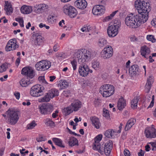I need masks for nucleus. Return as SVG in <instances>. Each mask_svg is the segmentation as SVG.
<instances>
[{
	"label": "nucleus",
	"mask_w": 156,
	"mask_h": 156,
	"mask_svg": "<svg viewBox=\"0 0 156 156\" xmlns=\"http://www.w3.org/2000/svg\"><path fill=\"white\" fill-rule=\"evenodd\" d=\"M135 5L139 13L137 15L140 16V15L142 16V19L144 20H146L144 21L146 22L148 18V13L151 9L150 4L144 1L137 0L135 2Z\"/></svg>",
	"instance_id": "1"
},
{
	"label": "nucleus",
	"mask_w": 156,
	"mask_h": 156,
	"mask_svg": "<svg viewBox=\"0 0 156 156\" xmlns=\"http://www.w3.org/2000/svg\"><path fill=\"white\" fill-rule=\"evenodd\" d=\"M142 16H143L140 15L133 16L132 14H129L125 18L126 24L130 28H137L145 22L144 21L146 20L142 19Z\"/></svg>",
	"instance_id": "2"
},
{
	"label": "nucleus",
	"mask_w": 156,
	"mask_h": 156,
	"mask_svg": "<svg viewBox=\"0 0 156 156\" xmlns=\"http://www.w3.org/2000/svg\"><path fill=\"white\" fill-rule=\"evenodd\" d=\"M114 87L112 85L105 84L102 86L99 92L103 97L107 98L113 95L114 92Z\"/></svg>",
	"instance_id": "3"
},
{
	"label": "nucleus",
	"mask_w": 156,
	"mask_h": 156,
	"mask_svg": "<svg viewBox=\"0 0 156 156\" xmlns=\"http://www.w3.org/2000/svg\"><path fill=\"white\" fill-rule=\"evenodd\" d=\"M81 102L76 100L71 104V106H69L67 108H64L62 110L63 113L66 115H67L72 113L73 111H76L81 107Z\"/></svg>",
	"instance_id": "4"
},
{
	"label": "nucleus",
	"mask_w": 156,
	"mask_h": 156,
	"mask_svg": "<svg viewBox=\"0 0 156 156\" xmlns=\"http://www.w3.org/2000/svg\"><path fill=\"white\" fill-rule=\"evenodd\" d=\"M7 112L8 113V121L9 124L11 125L15 124L19 119V112L17 111L9 109Z\"/></svg>",
	"instance_id": "5"
},
{
	"label": "nucleus",
	"mask_w": 156,
	"mask_h": 156,
	"mask_svg": "<svg viewBox=\"0 0 156 156\" xmlns=\"http://www.w3.org/2000/svg\"><path fill=\"white\" fill-rule=\"evenodd\" d=\"M63 9L64 12L71 18H74L77 14L76 9L69 4L65 5Z\"/></svg>",
	"instance_id": "6"
},
{
	"label": "nucleus",
	"mask_w": 156,
	"mask_h": 156,
	"mask_svg": "<svg viewBox=\"0 0 156 156\" xmlns=\"http://www.w3.org/2000/svg\"><path fill=\"white\" fill-rule=\"evenodd\" d=\"M44 89V87L41 85H36L31 88L30 94L33 97L40 96L42 95V92Z\"/></svg>",
	"instance_id": "7"
},
{
	"label": "nucleus",
	"mask_w": 156,
	"mask_h": 156,
	"mask_svg": "<svg viewBox=\"0 0 156 156\" xmlns=\"http://www.w3.org/2000/svg\"><path fill=\"white\" fill-rule=\"evenodd\" d=\"M40 112L41 114L49 115L52 112L53 106L51 104H43L39 106Z\"/></svg>",
	"instance_id": "8"
},
{
	"label": "nucleus",
	"mask_w": 156,
	"mask_h": 156,
	"mask_svg": "<svg viewBox=\"0 0 156 156\" xmlns=\"http://www.w3.org/2000/svg\"><path fill=\"white\" fill-rule=\"evenodd\" d=\"M51 66V62L46 60H42L35 65L36 69L39 71H44L48 69Z\"/></svg>",
	"instance_id": "9"
},
{
	"label": "nucleus",
	"mask_w": 156,
	"mask_h": 156,
	"mask_svg": "<svg viewBox=\"0 0 156 156\" xmlns=\"http://www.w3.org/2000/svg\"><path fill=\"white\" fill-rule=\"evenodd\" d=\"M16 43L17 41L16 38L12 39L9 40L5 48L6 51H10L18 48L19 45L16 44Z\"/></svg>",
	"instance_id": "10"
},
{
	"label": "nucleus",
	"mask_w": 156,
	"mask_h": 156,
	"mask_svg": "<svg viewBox=\"0 0 156 156\" xmlns=\"http://www.w3.org/2000/svg\"><path fill=\"white\" fill-rule=\"evenodd\" d=\"M78 71L80 75L83 76H87L89 72L92 73L93 72L87 65L83 64L80 66Z\"/></svg>",
	"instance_id": "11"
},
{
	"label": "nucleus",
	"mask_w": 156,
	"mask_h": 156,
	"mask_svg": "<svg viewBox=\"0 0 156 156\" xmlns=\"http://www.w3.org/2000/svg\"><path fill=\"white\" fill-rule=\"evenodd\" d=\"M113 51L112 47L110 46L105 48L102 51V56L104 59L108 58L113 55Z\"/></svg>",
	"instance_id": "12"
},
{
	"label": "nucleus",
	"mask_w": 156,
	"mask_h": 156,
	"mask_svg": "<svg viewBox=\"0 0 156 156\" xmlns=\"http://www.w3.org/2000/svg\"><path fill=\"white\" fill-rule=\"evenodd\" d=\"M21 74L32 78L34 76V70L31 67H26L22 69Z\"/></svg>",
	"instance_id": "13"
},
{
	"label": "nucleus",
	"mask_w": 156,
	"mask_h": 156,
	"mask_svg": "<svg viewBox=\"0 0 156 156\" xmlns=\"http://www.w3.org/2000/svg\"><path fill=\"white\" fill-rule=\"evenodd\" d=\"M105 11L104 6L102 5H97L94 6L92 9V12L94 15H100Z\"/></svg>",
	"instance_id": "14"
},
{
	"label": "nucleus",
	"mask_w": 156,
	"mask_h": 156,
	"mask_svg": "<svg viewBox=\"0 0 156 156\" xmlns=\"http://www.w3.org/2000/svg\"><path fill=\"white\" fill-rule=\"evenodd\" d=\"M104 146V153L106 155H108L112 148V140H109L105 144Z\"/></svg>",
	"instance_id": "15"
},
{
	"label": "nucleus",
	"mask_w": 156,
	"mask_h": 156,
	"mask_svg": "<svg viewBox=\"0 0 156 156\" xmlns=\"http://www.w3.org/2000/svg\"><path fill=\"white\" fill-rule=\"evenodd\" d=\"M118 29L112 25L109 26L107 30L108 35L110 37H114L118 33Z\"/></svg>",
	"instance_id": "16"
},
{
	"label": "nucleus",
	"mask_w": 156,
	"mask_h": 156,
	"mask_svg": "<svg viewBox=\"0 0 156 156\" xmlns=\"http://www.w3.org/2000/svg\"><path fill=\"white\" fill-rule=\"evenodd\" d=\"M146 136L147 138H154L156 137V131L153 127H151L148 129H146L145 131Z\"/></svg>",
	"instance_id": "17"
},
{
	"label": "nucleus",
	"mask_w": 156,
	"mask_h": 156,
	"mask_svg": "<svg viewBox=\"0 0 156 156\" xmlns=\"http://www.w3.org/2000/svg\"><path fill=\"white\" fill-rule=\"evenodd\" d=\"M74 5L78 8L83 9L86 8L87 3L85 0H77L74 2Z\"/></svg>",
	"instance_id": "18"
},
{
	"label": "nucleus",
	"mask_w": 156,
	"mask_h": 156,
	"mask_svg": "<svg viewBox=\"0 0 156 156\" xmlns=\"http://www.w3.org/2000/svg\"><path fill=\"white\" fill-rule=\"evenodd\" d=\"M83 49L79 50L75 53V56L78 58V62L79 63H83L85 62V60L83 57Z\"/></svg>",
	"instance_id": "19"
},
{
	"label": "nucleus",
	"mask_w": 156,
	"mask_h": 156,
	"mask_svg": "<svg viewBox=\"0 0 156 156\" xmlns=\"http://www.w3.org/2000/svg\"><path fill=\"white\" fill-rule=\"evenodd\" d=\"M141 55L145 58L148 59V56L150 55L151 51L150 48L146 45L141 47L140 49Z\"/></svg>",
	"instance_id": "20"
},
{
	"label": "nucleus",
	"mask_w": 156,
	"mask_h": 156,
	"mask_svg": "<svg viewBox=\"0 0 156 156\" xmlns=\"http://www.w3.org/2000/svg\"><path fill=\"white\" fill-rule=\"evenodd\" d=\"M129 73L132 76L138 74L139 73V67L138 65H134L131 66L129 69Z\"/></svg>",
	"instance_id": "21"
},
{
	"label": "nucleus",
	"mask_w": 156,
	"mask_h": 156,
	"mask_svg": "<svg viewBox=\"0 0 156 156\" xmlns=\"http://www.w3.org/2000/svg\"><path fill=\"white\" fill-rule=\"evenodd\" d=\"M4 10L6 11L7 15H10L13 12V9L11 4L8 1L5 2Z\"/></svg>",
	"instance_id": "22"
},
{
	"label": "nucleus",
	"mask_w": 156,
	"mask_h": 156,
	"mask_svg": "<svg viewBox=\"0 0 156 156\" xmlns=\"http://www.w3.org/2000/svg\"><path fill=\"white\" fill-rule=\"evenodd\" d=\"M83 57L85 60V62L88 61L90 58H94V54L93 52L88 50L83 49Z\"/></svg>",
	"instance_id": "23"
},
{
	"label": "nucleus",
	"mask_w": 156,
	"mask_h": 156,
	"mask_svg": "<svg viewBox=\"0 0 156 156\" xmlns=\"http://www.w3.org/2000/svg\"><path fill=\"white\" fill-rule=\"evenodd\" d=\"M104 146L103 144L101 145L99 143L94 144L93 147L94 150L97 151L101 154H103L104 153Z\"/></svg>",
	"instance_id": "24"
},
{
	"label": "nucleus",
	"mask_w": 156,
	"mask_h": 156,
	"mask_svg": "<svg viewBox=\"0 0 156 156\" xmlns=\"http://www.w3.org/2000/svg\"><path fill=\"white\" fill-rule=\"evenodd\" d=\"M90 120L92 122V124L96 128L98 129L100 128L101 126V123L98 118L95 116L92 117L90 118Z\"/></svg>",
	"instance_id": "25"
},
{
	"label": "nucleus",
	"mask_w": 156,
	"mask_h": 156,
	"mask_svg": "<svg viewBox=\"0 0 156 156\" xmlns=\"http://www.w3.org/2000/svg\"><path fill=\"white\" fill-rule=\"evenodd\" d=\"M21 12L24 14H28L30 13L33 10L31 6L23 5L20 8Z\"/></svg>",
	"instance_id": "26"
},
{
	"label": "nucleus",
	"mask_w": 156,
	"mask_h": 156,
	"mask_svg": "<svg viewBox=\"0 0 156 156\" xmlns=\"http://www.w3.org/2000/svg\"><path fill=\"white\" fill-rule=\"evenodd\" d=\"M126 105V101L123 98H121L119 99L118 102L117 106L118 109L119 110H122V109L124 108Z\"/></svg>",
	"instance_id": "27"
},
{
	"label": "nucleus",
	"mask_w": 156,
	"mask_h": 156,
	"mask_svg": "<svg viewBox=\"0 0 156 156\" xmlns=\"http://www.w3.org/2000/svg\"><path fill=\"white\" fill-rule=\"evenodd\" d=\"M37 8L36 10L37 13H40L48 9V6L45 4H40L38 5H36Z\"/></svg>",
	"instance_id": "28"
},
{
	"label": "nucleus",
	"mask_w": 156,
	"mask_h": 156,
	"mask_svg": "<svg viewBox=\"0 0 156 156\" xmlns=\"http://www.w3.org/2000/svg\"><path fill=\"white\" fill-rule=\"evenodd\" d=\"M136 121L135 119H131L129 120L127 122L125 130L126 131L130 129Z\"/></svg>",
	"instance_id": "29"
},
{
	"label": "nucleus",
	"mask_w": 156,
	"mask_h": 156,
	"mask_svg": "<svg viewBox=\"0 0 156 156\" xmlns=\"http://www.w3.org/2000/svg\"><path fill=\"white\" fill-rule=\"evenodd\" d=\"M48 93L51 98H52L54 97L57 96L59 95L58 90L55 89H51L48 91Z\"/></svg>",
	"instance_id": "30"
},
{
	"label": "nucleus",
	"mask_w": 156,
	"mask_h": 156,
	"mask_svg": "<svg viewBox=\"0 0 156 156\" xmlns=\"http://www.w3.org/2000/svg\"><path fill=\"white\" fill-rule=\"evenodd\" d=\"M69 145L73 147L75 145H78V141L76 138L74 137H70L68 142Z\"/></svg>",
	"instance_id": "31"
},
{
	"label": "nucleus",
	"mask_w": 156,
	"mask_h": 156,
	"mask_svg": "<svg viewBox=\"0 0 156 156\" xmlns=\"http://www.w3.org/2000/svg\"><path fill=\"white\" fill-rule=\"evenodd\" d=\"M115 132L112 129L108 130L105 132V135L108 138H113L115 137L114 133Z\"/></svg>",
	"instance_id": "32"
},
{
	"label": "nucleus",
	"mask_w": 156,
	"mask_h": 156,
	"mask_svg": "<svg viewBox=\"0 0 156 156\" xmlns=\"http://www.w3.org/2000/svg\"><path fill=\"white\" fill-rule=\"evenodd\" d=\"M107 41L105 39L100 38L98 41V44L100 47H103L107 44Z\"/></svg>",
	"instance_id": "33"
},
{
	"label": "nucleus",
	"mask_w": 156,
	"mask_h": 156,
	"mask_svg": "<svg viewBox=\"0 0 156 156\" xmlns=\"http://www.w3.org/2000/svg\"><path fill=\"white\" fill-rule=\"evenodd\" d=\"M92 67L95 70L99 69L100 67L99 62L97 60H94L92 63Z\"/></svg>",
	"instance_id": "34"
},
{
	"label": "nucleus",
	"mask_w": 156,
	"mask_h": 156,
	"mask_svg": "<svg viewBox=\"0 0 156 156\" xmlns=\"http://www.w3.org/2000/svg\"><path fill=\"white\" fill-rule=\"evenodd\" d=\"M52 140L55 144L56 145L61 147H64L65 146L62 144V141L59 138H54L52 139Z\"/></svg>",
	"instance_id": "35"
},
{
	"label": "nucleus",
	"mask_w": 156,
	"mask_h": 156,
	"mask_svg": "<svg viewBox=\"0 0 156 156\" xmlns=\"http://www.w3.org/2000/svg\"><path fill=\"white\" fill-rule=\"evenodd\" d=\"M35 36L36 37V40L34 41V43L36 45H40L42 41V37L38 35V34H36Z\"/></svg>",
	"instance_id": "36"
},
{
	"label": "nucleus",
	"mask_w": 156,
	"mask_h": 156,
	"mask_svg": "<svg viewBox=\"0 0 156 156\" xmlns=\"http://www.w3.org/2000/svg\"><path fill=\"white\" fill-rule=\"evenodd\" d=\"M139 99L138 97H136L131 102V105L132 108H135L136 107L137 105V102Z\"/></svg>",
	"instance_id": "37"
},
{
	"label": "nucleus",
	"mask_w": 156,
	"mask_h": 156,
	"mask_svg": "<svg viewBox=\"0 0 156 156\" xmlns=\"http://www.w3.org/2000/svg\"><path fill=\"white\" fill-rule=\"evenodd\" d=\"M61 81L62 82H60L58 84L61 89L66 88L68 87V83L66 80H64L62 81V80Z\"/></svg>",
	"instance_id": "38"
},
{
	"label": "nucleus",
	"mask_w": 156,
	"mask_h": 156,
	"mask_svg": "<svg viewBox=\"0 0 156 156\" xmlns=\"http://www.w3.org/2000/svg\"><path fill=\"white\" fill-rule=\"evenodd\" d=\"M51 98L48 92L45 95L44 97L40 99V100L42 102H48L50 101Z\"/></svg>",
	"instance_id": "39"
},
{
	"label": "nucleus",
	"mask_w": 156,
	"mask_h": 156,
	"mask_svg": "<svg viewBox=\"0 0 156 156\" xmlns=\"http://www.w3.org/2000/svg\"><path fill=\"white\" fill-rule=\"evenodd\" d=\"M30 81L26 80L24 79H22L20 81V85L23 87H26L29 85L30 83Z\"/></svg>",
	"instance_id": "40"
},
{
	"label": "nucleus",
	"mask_w": 156,
	"mask_h": 156,
	"mask_svg": "<svg viewBox=\"0 0 156 156\" xmlns=\"http://www.w3.org/2000/svg\"><path fill=\"white\" fill-rule=\"evenodd\" d=\"M118 12V10L115 11L111 14L110 16L106 17L104 19V20L105 21H108L110 20H111L113 17Z\"/></svg>",
	"instance_id": "41"
},
{
	"label": "nucleus",
	"mask_w": 156,
	"mask_h": 156,
	"mask_svg": "<svg viewBox=\"0 0 156 156\" xmlns=\"http://www.w3.org/2000/svg\"><path fill=\"white\" fill-rule=\"evenodd\" d=\"M114 27H115L118 29L120 27L121 22L119 20H115L114 21V24L112 25Z\"/></svg>",
	"instance_id": "42"
},
{
	"label": "nucleus",
	"mask_w": 156,
	"mask_h": 156,
	"mask_svg": "<svg viewBox=\"0 0 156 156\" xmlns=\"http://www.w3.org/2000/svg\"><path fill=\"white\" fill-rule=\"evenodd\" d=\"M45 124L48 126L51 127L55 126L54 122L50 119H46Z\"/></svg>",
	"instance_id": "43"
},
{
	"label": "nucleus",
	"mask_w": 156,
	"mask_h": 156,
	"mask_svg": "<svg viewBox=\"0 0 156 156\" xmlns=\"http://www.w3.org/2000/svg\"><path fill=\"white\" fill-rule=\"evenodd\" d=\"M37 125L34 121H32L31 123L27 125V128L28 129H31Z\"/></svg>",
	"instance_id": "44"
},
{
	"label": "nucleus",
	"mask_w": 156,
	"mask_h": 156,
	"mask_svg": "<svg viewBox=\"0 0 156 156\" xmlns=\"http://www.w3.org/2000/svg\"><path fill=\"white\" fill-rule=\"evenodd\" d=\"M147 38L148 40L151 41L152 43H154L156 41V40L154 36L152 35H147Z\"/></svg>",
	"instance_id": "45"
},
{
	"label": "nucleus",
	"mask_w": 156,
	"mask_h": 156,
	"mask_svg": "<svg viewBox=\"0 0 156 156\" xmlns=\"http://www.w3.org/2000/svg\"><path fill=\"white\" fill-rule=\"evenodd\" d=\"M103 115L107 119L109 118L110 117L108 111L106 109H103Z\"/></svg>",
	"instance_id": "46"
},
{
	"label": "nucleus",
	"mask_w": 156,
	"mask_h": 156,
	"mask_svg": "<svg viewBox=\"0 0 156 156\" xmlns=\"http://www.w3.org/2000/svg\"><path fill=\"white\" fill-rule=\"evenodd\" d=\"M102 137V136L101 134H99L95 138V143H99V142L101 140Z\"/></svg>",
	"instance_id": "47"
},
{
	"label": "nucleus",
	"mask_w": 156,
	"mask_h": 156,
	"mask_svg": "<svg viewBox=\"0 0 156 156\" xmlns=\"http://www.w3.org/2000/svg\"><path fill=\"white\" fill-rule=\"evenodd\" d=\"M153 81V80L152 77L151 76H150L149 78L147 79V82L146 84L151 86Z\"/></svg>",
	"instance_id": "48"
},
{
	"label": "nucleus",
	"mask_w": 156,
	"mask_h": 156,
	"mask_svg": "<svg viewBox=\"0 0 156 156\" xmlns=\"http://www.w3.org/2000/svg\"><path fill=\"white\" fill-rule=\"evenodd\" d=\"M71 63L72 65L73 70H75L76 68L77 62L74 59L73 61H71Z\"/></svg>",
	"instance_id": "49"
},
{
	"label": "nucleus",
	"mask_w": 156,
	"mask_h": 156,
	"mask_svg": "<svg viewBox=\"0 0 156 156\" xmlns=\"http://www.w3.org/2000/svg\"><path fill=\"white\" fill-rule=\"evenodd\" d=\"M55 17L53 16H49L48 18V21L49 23H51L54 22V20H55Z\"/></svg>",
	"instance_id": "50"
},
{
	"label": "nucleus",
	"mask_w": 156,
	"mask_h": 156,
	"mask_svg": "<svg viewBox=\"0 0 156 156\" xmlns=\"http://www.w3.org/2000/svg\"><path fill=\"white\" fill-rule=\"evenodd\" d=\"M38 79L40 81L42 82L43 83L48 84V83L44 79V76H40L38 77Z\"/></svg>",
	"instance_id": "51"
},
{
	"label": "nucleus",
	"mask_w": 156,
	"mask_h": 156,
	"mask_svg": "<svg viewBox=\"0 0 156 156\" xmlns=\"http://www.w3.org/2000/svg\"><path fill=\"white\" fill-rule=\"evenodd\" d=\"M151 144L152 147V151H156V142H151L150 143Z\"/></svg>",
	"instance_id": "52"
},
{
	"label": "nucleus",
	"mask_w": 156,
	"mask_h": 156,
	"mask_svg": "<svg viewBox=\"0 0 156 156\" xmlns=\"http://www.w3.org/2000/svg\"><path fill=\"white\" fill-rule=\"evenodd\" d=\"M124 154L125 156H130V152L127 149H125L124 151Z\"/></svg>",
	"instance_id": "53"
},
{
	"label": "nucleus",
	"mask_w": 156,
	"mask_h": 156,
	"mask_svg": "<svg viewBox=\"0 0 156 156\" xmlns=\"http://www.w3.org/2000/svg\"><path fill=\"white\" fill-rule=\"evenodd\" d=\"M16 20L19 21L20 26L21 27H24L23 25V21L22 19H18V20L16 19Z\"/></svg>",
	"instance_id": "54"
},
{
	"label": "nucleus",
	"mask_w": 156,
	"mask_h": 156,
	"mask_svg": "<svg viewBox=\"0 0 156 156\" xmlns=\"http://www.w3.org/2000/svg\"><path fill=\"white\" fill-rule=\"evenodd\" d=\"M154 96L153 95L152 96V100L151 101V103L150 105L148 106V107L147 108H151L154 105Z\"/></svg>",
	"instance_id": "55"
},
{
	"label": "nucleus",
	"mask_w": 156,
	"mask_h": 156,
	"mask_svg": "<svg viewBox=\"0 0 156 156\" xmlns=\"http://www.w3.org/2000/svg\"><path fill=\"white\" fill-rule=\"evenodd\" d=\"M151 86L148 85L147 84H146L145 86V89L146 92L148 93L151 89Z\"/></svg>",
	"instance_id": "56"
},
{
	"label": "nucleus",
	"mask_w": 156,
	"mask_h": 156,
	"mask_svg": "<svg viewBox=\"0 0 156 156\" xmlns=\"http://www.w3.org/2000/svg\"><path fill=\"white\" fill-rule=\"evenodd\" d=\"M14 95L17 99H18V100L20 98V93H19V92H15L14 93Z\"/></svg>",
	"instance_id": "57"
},
{
	"label": "nucleus",
	"mask_w": 156,
	"mask_h": 156,
	"mask_svg": "<svg viewBox=\"0 0 156 156\" xmlns=\"http://www.w3.org/2000/svg\"><path fill=\"white\" fill-rule=\"evenodd\" d=\"M36 140L38 142L44 141V139L43 138L42 136L40 137L37 138Z\"/></svg>",
	"instance_id": "58"
},
{
	"label": "nucleus",
	"mask_w": 156,
	"mask_h": 156,
	"mask_svg": "<svg viewBox=\"0 0 156 156\" xmlns=\"http://www.w3.org/2000/svg\"><path fill=\"white\" fill-rule=\"evenodd\" d=\"M58 113V110H56L55 111V112L54 113L52 114V117L54 118H55L57 115Z\"/></svg>",
	"instance_id": "59"
},
{
	"label": "nucleus",
	"mask_w": 156,
	"mask_h": 156,
	"mask_svg": "<svg viewBox=\"0 0 156 156\" xmlns=\"http://www.w3.org/2000/svg\"><path fill=\"white\" fill-rule=\"evenodd\" d=\"M137 38L135 36H133L130 38V41H137Z\"/></svg>",
	"instance_id": "60"
},
{
	"label": "nucleus",
	"mask_w": 156,
	"mask_h": 156,
	"mask_svg": "<svg viewBox=\"0 0 156 156\" xmlns=\"http://www.w3.org/2000/svg\"><path fill=\"white\" fill-rule=\"evenodd\" d=\"M138 154L139 156H144V151L141 149L140 151L138 153Z\"/></svg>",
	"instance_id": "61"
},
{
	"label": "nucleus",
	"mask_w": 156,
	"mask_h": 156,
	"mask_svg": "<svg viewBox=\"0 0 156 156\" xmlns=\"http://www.w3.org/2000/svg\"><path fill=\"white\" fill-rule=\"evenodd\" d=\"M152 57L150 55L148 56V58H149V61L150 62H152L154 61V60L152 58Z\"/></svg>",
	"instance_id": "62"
},
{
	"label": "nucleus",
	"mask_w": 156,
	"mask_h": 156,
	"mask_svg": "<svg viewBox=\"0 0 156 156\" xmlns=\"http://www.w3.org/2000/svg\"><path fill=\"white\" fill-rule=\"evenodd\" d=\"M86 32H89L91 30V27L90 26H86Z\"/></svg>",
	"instance_id": "63"
},
{
	"label": "nucleus",
	"mask_w": 156,
	"mask_h": 156,
	"mask_svg": "<svg viewBox=\"0 0 156 156\" xmlns=\"http://www.w3.org/2000/svg\"><path fill=\"white\" fill-rule=\"evenodd\" d=\"M50 78V81L51 82H52L56 78V77L55 76H51L49 77Z\"/></svg>",
	"instance_id": "64"
}]
</instances>
